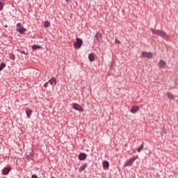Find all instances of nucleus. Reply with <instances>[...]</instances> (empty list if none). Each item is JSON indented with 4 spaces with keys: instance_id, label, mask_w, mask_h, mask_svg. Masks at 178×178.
I'll return each mask as SVG.
<instances>
[{
    "instance_id": "9",
    "label": "nucleus",
    "mask_w": 178,
    "mask_h": 178,
    "mask_svg": "<svg viewBox=\"0 0 178 178\" xmlns=\"http://www.w3.org/2000/svg\"><path fill=\"white\" fill-rule=\"evenodd\" d=\"M95 38L97 40V41H102V34L99 31H97Z\"/></svg>"
},
{
    "instance_id": "20",
    "label": "nucleus",
    "mask_w": 178,
    "mask_h": 178,
    "mask_svg": "<svg viewBox=\"0 0 178 178\" xmlns=\"http://www.w3.org/2000/svg\"><path fill=\"white\" fill-rule=\"evenodd\" d=\"M103 168H109V162H108L107 161H104Z\"/></svg>"
},
{
    "instance_id": "29",
    "label": "nucleus",
    "mask_w": 178,
    "mask_h": 178,
    "mask_svg": "<svg viewBox=\"0 0 178 178\" xmlns=\"http://www.w3.org/2000/svg\"><path fill=\"white\" fill-rule=\"evenodd\" d=\"M31 178H38V177H37L36 175H33L32 177H31Z\"/></svg>"
},
{
    "instance_id": "4",
    "label": "nucleus",
    "mask_w": 178,
    "mask_h": 178,
    "mask_svg": "<svg viewBox=\"0 0 178 178\" xmlns=\"http://www.w3.org/2000/svg\"><path fill=\"white\" fill-rule=\"evenodd\" d=\"M137 158H138V156H133V157H131L127 162H125L124 166H130L133 165V163L134 162V161H136V159H137Z\"/></svg>"
},
{
    "instance_id": "14",
    "label": "nucleus",
    "mask_w": 178,
    "mask_h": 178,
    "mask_svg": "<svg viewBox=\"0 0 178 178\" xmlns=\"http://www.w3.org/2000/svg\"><path fill=\"white\" fill-rule=\"evenodd\" d=\"M49 83H50V84L51 86H54V83L55 85H56V78H55V77L51 78L49 80Z\"/></svg>"
},
{
    "instance_id": "21",
    "label": "nucleus",
    "mask_w": 178,
    "mask_h": 178,
    "mask_svg": "<svg viewBox=\"0 0 178 178\" xmlns=\"http://www.w3.org/2000/svg\"><path fill=\"white\" fill-rule=\"evenodd\" d=\"M144 148V143H143L142 145H140V147H138L136 149V151H138V152H141V150Z\"/></svg>"
},
{
    "instance_id": "16",
    "label": "nucleus",
    "mask_w": 178,
    "mask_h": 178,
    "mask_svg": "<svg viewBox=\"0 0 178 178\" xmlns=\"http://www.w3.org/2000/svg\"><path fill=\"white\" fill-rule=\"evenodd\" d=\"M41 48H42V47L40 45L33 44L32 46V49H41Z\"/></svg>"
},
{
    "instance_id": "7",
    "label": "nucleus",
    "mask_w": 178,
    "mask_h": 178,
    "mask_svg": "<svg viewBox=\"0 0 178 178\" xmlns=\"http://www.w3.org/2000/svg\"><path fill=\"white\" fill-rule=\"evenodd\" d=\"M10 170H12V168L10 167L4 168L2 170V175H9V172H10Z\"/></svg>"
},
{
    "instance_id": "3",
    "label": "nucleus",
    "mask_w": 178,
    "mask_h": 178,
    "mask_svg": "<svg viewBox=\"0 0 178 178\" xmlns=\"http://www.w3.org/2000/svg\"><path fill=\"white\" fill-rule=\"evenodd\" d=\"M154 55H152V52L151 51H143L142 57L147 58V59H152Z\"/></svg>"
},
{
    "instance_id": "25",
    "label": "nucleus",
    "mask_w": 178,
    "mask_h": 178,
    "mask_svg": "<svg viewBox=\"0 0 178 178\" xmlns=\"http://www.w3.org/2000/svg\"><path fill=\"white\" fill-rule=\"evenodd\" d=\"M19 52L20 54H24V55H29V53L27 52V51H24V50H21V51H19Z\"/></svg>"
},
{
    "instance_id": "12",
    "label": "nucleus",
    "mask_w": 178,
    "mask_h": 178,
    "mask_svg": "<svg viewBox=\"0 0 178 178\" xmlns=\"http://www.w3.org/2000/svg\"><path fill=\"white\" fill-rule=\"evenodd\" d=\"M17 31H18V33H19V34H23L24 33H26V31H27V30L23 27L21 26L20 28H17Z\"/></svg>"
},
{
    "instance_id": "30",
    "label": "nucleus",
    "mask_w": 178,
    "mask_h": 178,
    "mask_svg": "<svg viewBox=\"0 0 178 178\" xmlns=\"http://www.w3.org/2000/svg\"><path fill=\"white\" fill-rule=\"evenodd\" d=\"M5 29H8V25L4 26Z\"/></svg>"
},
{
    "instance_id": "8",
    "label": "nucleus",
    "mask_w": 178,
    "mask_h": 178,
    "mask_svg": "<svg viewBox=\"0 0 178 178\" xmlns=\"http://www.w3.org/2000/svg\"><path fill=\"white\" fill-rule=\"evenodd\" d=\"M35 155V153H34V152H32L31 154H26V158L27 161H33V159H34Z\"/></svg>"
},
{
    "instance_id": "18",
    "label": "nucleus",
    "mask_w": 178,
    "mask_h": 178,
    "mask_svg": "<svg viewBox=\"0 0 178 178\" xmlns=\"http://www.w3.org/2000/svg\"><path fill=\"white\" fill-rule=\"evenodd\" d=\"M86 168H87V164L86 163H83V165H82V166H81L80 168H79V172H83V170H84V169H86Z\"/></svg>"
},
{
    "instance_id": "31",
    "label": "nucleus",
    "mask_w": 178,
    "mask_h": 178,
    "mask_svg": "<svg viewBox=\"0 0 178 178\" xmlns=\"http://www.w3.org/2000/svg\"><path fill=\"white\" fill-rule=\"evenodd\" d=\"M70 0H66L67 2H69Z\"/></svg>"
},
{
    "instance_id": "2",
    "label": "nucleus",
    "mask_w": 178,
    "mask_h": 178,
    "mask_svg": "<svg viewBox=\"0 0 178 178\" xmlns=\"http://www.w3.org/2000/svg\"><path fill=\"white\" fill-rule=\"evenodd\" d=\"M83 45V40L80 38H76L75 42H74V47L76 49H80Z\"/></svg>"
},
{
    "instance_id": "24",
    "label": "nucleus",
    "mask_w": 178,
    "mask_h": 178,
    "mask_svg": "<svg viewBox=\"0 0 178 178\" xmlns=\"http://www.w3.org/2000/svg\"><path fill=\"white\" fill-rule=\"evenodd\" d=\"M3 6H5V3L0 0V10H2V9H3Z\"/></svg>"
},
{
    "instance_id": "17",
    "label": "nucleus",
    "mask_w": 178,
    "mask_h": 178,
    "mask_svg": "<svg viewBox=\"0 0 178 178\" xmlns=\"http://www.w3.org/2000/svg\"><path fill=\"white\" fill-rule=\"evenodd\" d=\"M5 67H6V64H5V63H1L0 64V72H2Z\"/></svg>"
},
{
    "instance_id": "26",
    "label": "nucleus",
    "mask_w": 178,
    "mask_h": 178,
    "mask_svg": "<svg viewBox=\"0 0 178 178\" xmlns=\"http://www.w3.org/2000/svg\"><path fill=\"white\" fill-rule=\"evenodd\" d=\"M19 27H22V23L17 24V29H19Z\"/></svg>"
},
{
    "instance_id": "23",
    "label": "nucleus",
    "mask_w": 178,
    "mask_h": 178,
    "mask_svg": "<svg viewBox=\"0 0 178 178\" xmlns=\"http://www.w3.org/2000/svg\"><path fill=\"white\" fill-rule=\"evenodd\" d=\"M9 58H10V59H11V60H15V54H13V53H10L9 54Z\"/></svg>"
},
{
    "instance_id": "13",
    "label": "nucleus",
    "mask_w": 178,
    "mask_h": 178,
    "mask_svg": "<svg viewBox=\"0 0 178 178\" xmlns=\"http://www.w3.org/2000/svg\"><path fill=\"white\" fill-rule=\"evenodd\" d=\"M26 113L27 118H29L31 116V114L33 113V110H31L30 108H27L26 110Z\"/></svg>"
},
{
    "instance_id": "10",
    "label": "nucleus",
    "mask_w": 178,
    "mask_h": 178,
    "mask_svg": "<svg viewBox=\"0 0 178 178\" xmlns=\"http://www.w3.org/2000/svg\"><path fill=\"white\" fill-rule=\"evenodd\" d=\"M79 161H86L87 159V154L86 153H81L79 155Z\"/></svg>"
},
{
    "instance_id": "19",
    "label": "nucleus",
    "mask_w": 178,
    "mask_h": 178,
    "mask_svg": "<svg viewBox=\"0 0 178 178\" xmlns=\"http://www.w3.org/2000/svg\"><path fill=\"white\" fill-rule=\"evenodd\" d=\"M166 95L170 99H173V94L170 93V92H167Z\"/></svg>"
},
{
    "instance_id": "15",
    "label": "nucleus",
    "mask_w": 178,
    "mask_h": 178,
    "mask_svg": "<svg viewBox=\"0 0 178 178\" xmlns=\"http://www.w3.org/2000/svg\"><path fill=\"white\" fill-rule=\"evenodd\" d=\"M88 59L90 62H94V60H95V57L94 56V54H90L88 55Z\"/></svg>"
},
{
    "instance_id": "32",
    "label": "nucleus",
    "mask_w": 178,
    "mask_h": 178,
    "mask_svg": "<svg viewBox=\"0 0 178 178\" xmlns=\"http://www.w3.org/2000/svg\"><path fill=\"white\" fill-rule=\"evenodd\" d=\"M51 178H55L54 177H51Z\"/></svg>"
},
{
    "instance_id": "11",
    "label": "nucleus",
    "mask_w": 178,
    "mask_h": 178,
    "mask_svg": "<svg viewBox=\"0 0 178 178\" xmlns=\"http://www.w3.org/2000/svg\"><path fill=\"white\" fill-rule=\"evenodd\" d=\"M159 67H161V69H165V67H166V62L163 60H160L159 62Z\"/></svg>"
},
{
    "instance_id": "6",
    "label": "nucleus",
    "mask_w": 178,
    "mask_h": 178,
    "mask_svg": "<svg viewBox=\"0 0 178 178\" xmlns=\"http://www.w3.org/2000/svg\"><path fill=\"white\" fill-rule=\"evenodd\" d=\"M140 111V107L138 106H133L130 110L131 113H137Z\"/></svg>"
},
{
    "instance_id": "27",
    "label": "nucleus",
    "mask_w": 178,
    "mask_h": 178,
    "mask_svg": "<svg viewBox=\"0 0 178 178\" xmlns=\"http://www.w3.org/2000/svg\"><path fill=\"white\" fill-rule=\"evenodd\" d=\"M48 84H49V82H46L44 84V87H45V88H47V87H48Z\"/></svg>"
},
{
    "instance_id": "1",
    "label": "nucleus",
    "mask_w": 178,
    "mask_h": 178,
    "mask_svg": "<svg viewBox=\"0 0 178 178\" xmlns=\"http://www.w3.org/2000/svg\"><path fill=\"white\" fill-rule=\"evenodd\" d=\"M150 31H152V34L160 35L162 38H168V34L164 31L150 29Z\"/></svg>"
},
{
    "instance_id": "22",
    "label": "nucleus",
    "mask_w": 178,
    "mask_h": 178,
    "mask_svg": "<svg viewBox=\"0 0 178 178\" xmlns=\"http://www.w3.org/2000/svg\"><path fill=\"white\" fill-rule=\"evenodd\" d=\"M44 29L49 27V21L47 20L44 22Z\"/></svg>"
},
{
    "instance_id": "5",
    "label": "nucleus",
    "mask_w": 178,
    "mask_h": 178,
    "mask_svg": "<svg viewBox=\"0 0 178 178\" xmlns=\"http://www.w3.org/2000/svg\"><path fill=\"white\" fill-rule=\"evenodd\" d=\"M73 108L75 109V111H79V112H84V108L77 103L73 104Z\"/></svg>"
},
{
    "instance_id": "28",
    "label": "nucleus",
    "mask_w": 178,
    "mask_h": 178,
    "mask_svg": "<svg viewBox=\"0 0 178 178\" xmlns=\"http://www.w3.org/2000/svg\"><path fill=\"white\" fill-rule=\"evenodd\" d=\"M115 44H120V41H119V40H118V39H115Z\"/></svg>"
}]
</instances>
